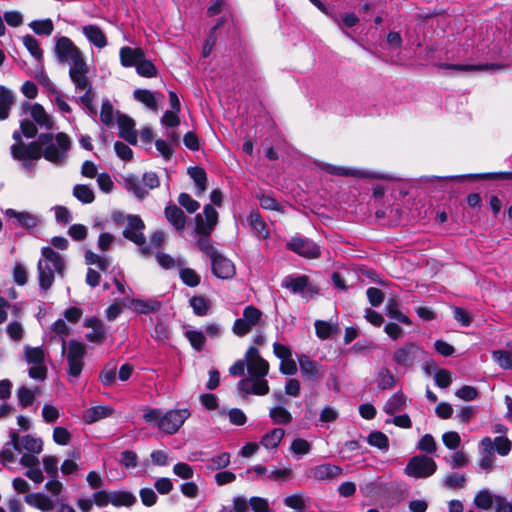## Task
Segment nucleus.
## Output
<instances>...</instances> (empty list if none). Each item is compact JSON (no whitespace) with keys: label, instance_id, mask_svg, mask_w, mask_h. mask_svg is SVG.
I'll return each instance as SVG.
<instances>
[{"label":"nucleus","instance_id":"nucleus-1","mask_svg":"<svg viewBox=\"0 0 512 512\" xmlns=\"http://www.w3.org/2000/svg\"><path fill=\"white\" fill-rule=\"evenodd\" d=\"M246 362L249 377H244L237 383L239 393L243 396L267 395L270 388L265 377L269 373V363L261 357L259 350L254 346L246 351Z\"/></svg>","mask_w":512,"mask_h":512},{"label":"nucleus","instance_id":"nucleus-2","mask_svg":"<svg viewBox=\"0 0 512 512\" xmlns=\"http://www.w3.org/2000/svg\"><path fill=\"white\" fill-rule=\"evenodd\" d=\"M38 133L36 125L29 119L20 121V129L13 132L12 138L15 141L10 147L11 156L14 160L21 162L22 167L31 172L34 170L39 154L37 151L36 141L28 144L23 142V136L26 138H34Z\"/></svg>","mask_w":512,"mask_h":512},{"label":"nucleus","instance_id":"nucleus-3","mask_svg":"<svg viewBox=\"0 0 512 512\" xmlns=\"http://www.w3.org/2000/svg\"><path fill=\"white\" fill-rule=\"evenodd\" d=\"M53 53L59 64L69 66L70 80H80V76L89 73V66L84 53L69 37L55 38Z\"/></svg>","mask_w":512,"mask_h":512},{"label":"nucleus","instance_id":"nucleus-4","mask_svg":"<svg viewBox=\"0 0 512 512\" xmlns=\"http://www.w3.org/2000/svg\"><path fill=\"white\" fill-rule=\"evenodd\" d=\"M65 269L64 258L59 253L48 246L41 249V257L37 263V279L41 295L47 294L51 289L56 276L64 277Z\"/></svg>","mask_w":512,"mask_h":512},{"label":"nucleus","instance_id":"nucleus-5","mask_svg":"<svg viewBox=\"0 0 512 512\" xmlns=\"http://www.w3.org/2000/svg\"><path fill=\"white\" fill-rule=\"evenodd\" d=\"M36 145L39 159L44 157L55 165H63L68 157L71 140L62 132L55 136L52 133H41L36 140Z\"/></svg>","mask_w":512,"mask_h":512},{"label":"nucleus","instance_id":"nucleus-6","mask_svg":"<svg viewBox=\"0 0 512 512\" xmlns=\"http://www.w3.org/2000/svg\"><path fill=\"white\" fill-rule=\"evenodd\" d=\"M217 223L218 212L211 204H206L203 208V212L195 216V232L198 236L196 246L209 258L218 253L210 237Z\"/></svg>","mask_w":512,"mask_h":512},{"label":"nucleus","instance_id":"nucleus-7","mask_svg":"<svg viewBox=\"0 0 512 512\" xmlns=\"http://www.w3.org/2000/svg\"><path fill=\"white\" fill-rule=\"evenodd\" d=\"M190 414L187 408L169 410L166 413L158 408H153L144 413L143 419L147 423H156L158 428L166 434H174L190 417Z\"/></svg>","mask_w":512,"mask_h":512},{"label":"nucleus","instance_id":"nucleus-8","mask_svg":"<svg viewBox=\"0 0 512 512\" xmlns=\"http://www.w3.org/2000/svg\"><path fill=\"white\" fill-rule=\"evenodd\" d=\"M86 347L83 343L71 340L62 342V354L66 355L68 364L67 374L70 379L76 380L80 376L84 367V356Z\"/></svg>","mask_w":512,"mask_h":512},{"label":"nucleus","instance_id":"nucleus-9","mask_svg":"<svg viewBox=\"0 0 512 512\" xmlns=\"http://www.w3.org/2000/svg\"><path fill=\"white\" fill-rule=\"evenodd\" d=\"M263 324L262 311L253 305H248L244 308L242 316L235 320L232 332L238 337H243L254 328L263 326Z\"/></svg>","mask_w":512,"mask_h":512},{"label":"nucleus","instance_id":"nucleus-10","mask_svg":"<svg viewBox=\"0 0 512 512\" xmlns=\"http://www.w3.org/2000/svg\"><path fill=\"white\" fill-rule=\"evenodd\" d=\"M125 188L132 192L138 199L142 200L148 195V189L159 187L160 180L155 172H145L142 181L135 175H128L124 178Z\"/></svg>","mask_w":512,"mask_h":512},{"label":"nucleus","instance_id":"nucleus-11","mask_svg":"<svg viewBox=\"0 0 512 512\" xmlns=\"http://www.w3.org/2000/svg\"><path fill=\"white\" fill-rule=\"evenodd\" d=\"M436 470L437 464L432 458L424 455H417L408 461L404 472L410 477L428 478L432 476Z\"/></svg>","mask_w":512,"mask_h":512},{"label":"nucleus","instance_id":"nucleus-12","mask_svg":"<svg viewBox=\"0 0 512 512\" xmlns=\"http://www.w3.org/2000/svg\"><path fill=\"white\" fill-rule=\"evenodd\" d=\"M282 287L290 290L293 294L300 295L306 300H309L319 292L318 287L310 281L307 275L287 276L282 282Z\"/></svg>","mask_w":512,"mask_h":512},{"label":"nucleus","instance_id":"nucleus-13","mask_svg":"<svg viewBox=\"0 0 512 512\" xmlns=\"http://www.w3.org/2000/svg\"><path fill=\"white\" fill-rule=\"evenodd\" d=\"M424 354V350L415 342L407 341L393 353V361L401 367L411 368Z\"/></svg>","mask_w":512,"mask_h":512},{"label":"nucleus","instance_id":"nucleus-14","mask_svg":"<svg viewBox=\"0 0 512 512\" xmlns=\"http://www.w3.org/2000/svg\"><path fill=\"white\" fill-rule=\"evenodd\" d=\"M297 359L303 379L313 386L319 384L325 376L324 367L305 354L299 355Z\"/></svg>","mask_w":512,"mask_h":512},{"label":"nucleus","instance_id":"nucleus-15","mask_svg":"<svg viewBox=\"0 0 512 512\" xmlns=\"http://www.w3.org/2000/svg\"><path fill=\"white\" fill-rule=\"evenodd\" d=\"M320 169L324 170L325 172L331 174V175H337V176H353V177H360V178H373V179H383V180H396V178L388 175V174H382V173H376V172H370V171H364V170H355L350 169L346 167H340L335 166L328 163H320L319 164Z\"/></svg>","mask_w":512,"mask_h":512},{"label":"nucleus","instance_id":"nucleus-16","mask_svg":"<svg viewBox=\"0 0 512 512\" xmlns=\"http://www.w3.org/2000/svg\"><path fill=\"white\" fill-rule=\"evenodd\" d=\"M286 247L290 251H293L305 258L314 259L320 256L319 246L308 238H303L300 236L292 237L287 242Z\"/></svg>","mask_w":512,"mask_h":512},{"label":"nucleus","instance_id":"nucleus-17","mask_svg":"<svg viewBox=\"0 0 512 512\" xmlns=\"http://www.w3.org/2000/svg\"><path fill=\"white\" fill-rule=\"evenodd\" d=\"M21 109L24 113H29L31 121L42 129L51 130L53 128V121L47 114L44 107L39 103H30L25 101L21 104Z\"/></svg>","mask_w":512,"mask_h":512},{"label":"nucleus","instance_id":"nucleus-18","mask_svg":"<svg viewBox=\"0 0 512 512\" xmlns=\"http://www.w3.org/2000/svg\"><path fill=\"white\" fill-rule=\"evenodd\" d=\"M145 224L138 215H127V225L123 231L124 238L132 241L138 246L146 243V238L143 234Z\"/></svg>","mask_w":512,"mask_h":512},{"label":"nucleus","instance_id":"nucleus-19","mask_svg":"<svg viewBox=\"0 0 512 512\" xmlns=\"http://www.w3.org/2000/svg\"><path fill=\"white\" fill-rule=\"evenodd\" d=\"M212 273L220 279H230L235 275V266L231 260L221 253H216L210 258Z\"/></svg>","mask_w":512,"mask_h":512},{"label":"nucleus","instance_id":"nucleus-20","mask_svg":"<svg viewBox=\"0 0 512 512\" xmlns=\"http://www.w3.org/2000/svg\"><path fill=\"white\" fill-rule=\"evenodd\" d=\"M481 447L489 454L495 450L501 456H506L511 450L512 442L505 436H498L493 441L491 438L485 437L481 440Z\"/></svg>","mask_w":512,"mask_h":512},{"label":"nucleus","instance_id":"nucleus-21","mask_svg":"<svg viewBox=\"0 0 512 512\" xmlns=\"http://www.w3.org/2000/svg\"><path fill=\"white\" fill-rule=\"evenodd\" d=\"M80 80L73 79L71 82L75 86L76 91H84V94L79 97V102L83 106H88L91 103H94L96 93L92 87V81L89 78L88 74H84L79 77Z\"/></svg>","mask_w":512,"mask_h":512},{"label":"nucleus","instance_id":"nucleus-22","mask_svg":"<svg viewBox=\"0 0 512 512\" xmlns=\"http://www.w3.org/2000/svg\"><path fill=\"white\" fill-rule=\"evenodd\" d=\"M117 123L119 127V136L126 140L129 144L137 143V132L134 129L135 122L132 118L117 112Z\"/></svg>","mask_w":512,"mask_h":512},{"label":"nucleus","instance_id":"nucleus-23","mask_svg":"<svg viewBox=\"0 0 512 512\" xmlns=\"http://www.w3.org/2000/svg\"><path fill=\"white\" fill-rule=\"evenodd\" d=\"M342 468L337 465L324 463L310 469V476L317 481H328L340 476Z\"/></svg>","mask_w":512,"mask_h":512},{"label":"nucleus","instance_id":"nucleus-24","mask_svg":"<svg viewBox=\"0 0 512 512\" xmlns=\"http://www.w3.org/2000/svg\"><path fill=\"white\" fill-rule=\"evenodd\" d=\"M84 326L91 331L86 334V339L92 343H103L106 340V331L104 324L96 317L88 318L84 321Z\"/></svg>","mask_w":512,"mask_h":512},{"label":"nucleus","instance_id":"nucleus-25","mask_svg":"<svg viewBox=\"0 0 512 512\" xmlns=\"http://www.w3.org/2000/svg\"><path fill=\"white\" fill-rule=\"evenodd\" d=\"M144 50L142 48H132L123 46L119 51L120 63L123 67H135L144 57Z\"/></svg>","mask_w":512,"mask_h":512},{"label":"nucleus","instance_id":"nucleus-26","mask_svg":"<svg viewBox=\"0 0 512 512\" xmlns=\"http://www.w3.org/2000/svg\"><path fill=\"white\" fill-rule=\"evenodd\" d=\"M165 217L167 221L178 231H182L186 225V216L181 208L176 204H168L165 207Z\"/></svg>","mask_w":512,"mask_h":512},{"label":"nucleus","instance_id":"nucleus-27","mask_svg":"<svg viewBox=\"0 0 512 512\" xmlns=\"http://www.w3.org/2000/svg\"><path fill=\"white\" fill-rule=\"evenodd\" d=\"M82 33L96 48L102 49L107 46V38L99 26L93 24L85 25L82 27Z\"/></svg>","mask_w":512,"mask_h":512},{"label":"nucleus","instance_id":"nucleus-28","mask_svg":"<svg viewBox=\"0 0 512 512\" xmlns=\"http://www.w3.org/2000/svg\"><path fill=\"white\" fill-rule=\"evenodd\" d=\"M5 215L9 218H14L18 226L26 229L35 228L39 223L38 218L29 212H17L16 210L9 208L5 211Z\"/></svg>","mask_w":512,"mask_h":512},{"label":"nucleus","instance_id":"nucleus-29","mask_svg":"<svg viewBox=\"0 0 512 512\" xmlns=\"http://www.w3.org/2000/svg\"><path fill=\"white\" fill-rule=\"evenodd\" d=\"M25 502L42 512H49L54 508V502L43 493H30L24 498Z\"/></svg>","mask_w":512,"mask_h":512},{"label":"nucleus","instance_id":"nucleus-30","mask_svg":"<svg viewBox=\"0 0 512 512\" xmlns=\"http://www.w3.org/2000/svg\"><path fill=\"white\" fill-rule=\"evenodd\" d=\"M247 222L258 239L269 237L267 225L258 212L252 211L247 217Z\"/></svg>","mask_w":512,"mask_h":512},{"label":"nucleus","instance_id":"nucleus-31","mask_svg":"<svg viewBox=\"0 0 512 512\" xmlns=\"http://www.w3.org/2000/svg\"><path fill=\"white\" fill-rule=\"evenodd\" d=\"M162 303L156 299H133L131 301L132 309L138 314H149L161 309Z\"/></svg>","mask_w":512,"mask_h":512},{"label":"nucleus","instance_id":"nucleus-32","mask_svg":"<svg viewBox=\"0 0 512 512\" xmlns=\"http://www.w3.org/2000/svg\"><path fill=\"white\" fill-rule=\"evenodd\" d=\"M15 102V94L7 87L0 85V120L9 117L12 105Z\"/></svg>","mask_w":512,"mask_h":512},{"label":"nucleus","instance_id":"nucleus-33","mask_svg":"<svg viewBox=\"0 0 512 512\" xmlns=\"http://www.w3.org/2000/svg\"><path fill=\"white\" fill-rule=\"evenodd\" d=\"M188 174L193 179L196 186V195L200 196L206 191L207 174L201 167L194 166L188 168Z\"/></svg>","mask_w":512,"mask_h":512},{"label":"nucleus","instance_id":"nucleus-34","mask_svg":"<svg viewBox=\"0 0 512 512\" xmlns=\"http://www.w3.org/2000/svg\"><path fill=\"white\" fill-rule=\"evenodd\" d=\"M496 496L491 491L484 489L480 490L474 497L473 504L476 508L481 510H489L496 503Z\"/></svg>","mask_w":512,"mask_h":512},{"label":"nucleus","instance_id":"nucleus-35","mask_svg":"<svg viewBox=\"0 0 512 512\" xmlns=\"http://www.w3.org/2000/svg\"><path fill=\"white\" fill-rule=\"evenodd\" d=\"M137 502L136 496L125 490L111 491V504L115 507H131Z\"/></svg>","mask_w":512,"mask_h":512},{"label":"nucleus","instance_id":"nucleus-36","mask_svg":"<svg viewBox=\"0 0 512 512\" xmlns=\"http://www.w3.org/2000/svg\"><path fill=\"white\" fill-rule=\"evenodd\" d=\"M285 435V431L282 428H274L263 435L260 444L267 449L277 448L281 440Z\"/></svg>","mask_w":512,"mask_h":512},{"label":"nucleus","instance_id":"nucleus-37","mask_svg":"<svg viewBox=\"0 0 512 512\" xmlns=\"http://www.w3.org/2000/svg\"><path fill=\"white\" fill-rule=\"evenodd\" d=\"M269 417L277 425H287L293 420L292 414L280 405L270 408Z\"/></svg>","mask_w":512,"mask_h":512},{"label":"nucleus","instance_id":"nucleus-38","mask_svg":"<svg viewBox=\"0 0 512 512\" xmlns=\"http://www.w3.org/2000/svg\"><path fill=\"white\" fill-rule=\"evenodd\" d=\"M24 355L29 365H45V353L41 347L27 345L24 348Z\"/></svg>","mask_w":512,"mask_h":512},{"label":"nucleus","instance_id":"nucleus-39","mask_svg":"<svg viewBox=\"0 0 512 512\" xmlns=\"http://www.w3.org/2000/svg\"><path fill=\"white\" fill-rule=\"evenodd\" d=\"M183 264L184 261L178 259L177 265L182 267ZM179 275L183 283L189 287H196L200 283V276L191 268H180Z\"/></svg>","mask_w":512,"mask_h":512},{"label":"nucleus","instance_id":"nucleus-40","mask_svg":"<svg viewBox=\"0 0 512 512\" xmlns=\"http://www.w3.org/2000/svg\"><path fill=\"white\" fill-rule=\"evenodd\" d=\"M112 412L113 409L108 406H95L86 411L84 418L87 423H93L110 416Z\"/></svg>","mask_w":512,"mask_h":512},{"label":"nucleus","instance_id":"nucleus-41","mask_svg":"<svg viewBox=\"0 0 512 512\" xmlns=\"http://www.w3.org/2000/svg\"><path fill=\"white\" fill-rule=\"evenodd\" d=\"M184 335L194 350L198 352L203 350L206 343V337L203 331L197 329H188L184 332Z\"/></svg>","mask_w":512,"mask_h":512},{"label":"nucleus","instance_id":"nucleus-42","mask_svg":"<svg viewBox=\"0 0 512 512\" xmlns=\"http://www.w3.org/2000/svg\"><path fill=\"white\" fill-rule=\"evenodd\" d=\"M386 315L400 323L410 325L411 320L398 309V302L395 299H390L386 305Z\"/></svg>","mask_w":512,"mask_h":512},{"label":"nucleus","instance_id":"nucleus-43","mask_svg":"<svg viewBox=\"0 0 512 512\" xmlns=\"http://www.w3.org/2000/svg\"><path fill=\"white\" fill-rule=\"evenodd\" d=\"M405 405V396L402 393L392 395L384 405V411L389 415H394L401 411Z\"/></svg>","mask_w":512,"mask_h":512},{"label":"nucleus","instance_id":"nucleus-44","mask_svg":"<svg viewBox=\"0 0 512 512\" xmlns=\"http://www.w3.org/2000/svg\"><path fill=\"white\" fill-rule=\"evenodd\" d=\"M445 179H512L511 172H497L484 174H468L462 176L445 177Z\"/></svg>","mask_w":512,"mask_h":512},{"label":"nucleus","instance_id":"nucleus-45","mask_svg":"<svg viewBox=\"0 0 512 512\" xmlns=\"http://www.w3.org/2000/svg\"><path fill=\"white\" fill-rule=\"evenodd\" d=\"M73 196L84 204L92 203L95 199L93 190L84 184H77L73 188Z\"/></svg>","mask_w":512,"mask_h":512},{"label":"nucleus","instance_id":"nucleus-46","mask_svg":"<svg viewBox=\"0 0 512 512\" xmlns=\"http://www.w3.org/2000/svg\"><path fill=\"white\" fill-rule=\"evenodd\" d=\"M22 449L32 454H39L43 449V442L40 438L25 435L21 438V450Z\"/></svg>","mask_w":512,"mask_h":512},{"label":"nucleus","instance_id":"nucleus-47","mask_svg":"<svg viewBox=\"0 0 512 512\" xmlns=\"http://www.w3.org/2000/svg\"><path fill=\"white\" fill-rule=\"evenodd\" d=\"M133 95L137 101L143 103L148 108L152 110L157 109V101L153 92L146 89H136Z\"/></svg>","mask_w":512,"mask_h":512},{"label":"nucleus","instance_id":"nucleus-48","mask_svg":"<svg viewBox=\"0 0 512 512\" xmlns=\"http://www.w3.org/2000/svg\"><path fill=\"white\" fill-rule=\"evenodd\" d=\"M367 442L369 445L377 447L382 451H387L389 449V439L380 431L371 432L367 437Z\"/></svg>","mask_w":512,"mask_h":512},{"label":"nucleus","instance_id":"nucleus-49","mask_svg":"<svg viewBox=\"0 0 512 512\" xmlns=\"http://www.w3.org/2000/svg\"><path fill=\"white\" fill-rule=\"evenodd\" d=\"M23 44L30 54L37 60H42L43 51L40 48L39 41L32 35H25L22 38Z\"/></svg>","mask_w":512,"mask_h":512},{"label":"nucleus","instance_id":"nucleus-50","mask_svg":"<svg viewBox=\"0 0 512 512\" xmlns=\"http://www.w3.org/2000/svg\"><path fill=\"white\" fill-rule=\"evenodd\" d=\"M441 67L445 69H453L458 72H476L488 70L496 67L494 64H480V65H462V64H443Z\"/></svg>","mask_w":512,"mask_h":512},{"label":"nucleus","instance_id":"nucleus-51","mask_svg":"<svg viewBox=\"0 0 512 512\" xmlns=\"http://www.w3.org/2000/svg\"><path fill=\"white\" fill-rule=\"evenodd\" d=\"M190 306L193 312L198 316H205L208 314L210 309L209 301L202 296H195L190 299Z\"/></svg>","mask_w":512,"mask_h":512},{"label":"nucleus","instance_id":"nucleus-52","mask_svg":"<svg viewBox=\"0 0 512 512\" xmlns=\"http://www.w3.org/2000/svg\"><path fill=\"white\" fill-rule=\"evenodd\" d=\"M31 29L38 35L49 36L54 30V25L51 19L35 20L30 23Z\"/></svg>","mask_w":512,"mask_h":512},{"label":"nucleus","instance_id":"nucleus-53","mask_svg":"<svg viewBox=\"0 0 512 512\" xmlns=\"http://www.w3.org/2000/svg\"><path fill=\"white\" fill-rule=\"evenodd\" d=\"M466 477L459 473H449L445 476L443 483L448 489L464 488L466 485Z\"/></svg>","mask_w":512,"mask_h":512},{"label":"nucleus","instance_id":"nucleus-54","mask_svg":"<svg viewBox=\"0 0 512 512\" xmlns=\"http://www.w3.org/2000/svg\"><path fill=\"white\" fill-rule=\"evenodd\" d=\"M378 387L382 390L394 387L396 380L388 368H382L377 376Z\"/></svg>","mask_w":512,"mask_h":512},{"label":"nucleus","instance_id":"nucleus-55","mask_svg":"<svg viewBox=\"0 0 512 512\" xmlns=\"http://www.w3.org/2000/svg\"><path fill=\"white\" fill-rule=\"evenodd\" d=\"M230 464V454L223 452L209 459L207 469L209 470H220L226 468Z\"/></svg>","mask_w":512,"mask_h":512},{"label":"nucleus","instance_id":"nucleus-56","mask_svg":"<svg viewBox=\"0 0 512 512\" xmlns=\"http://www.w3.org/2000/svg\"><path fill=\"white\" fill-rule=\"evenodd\" d=\"M137 73L146 78H152L157 75V69L155 65L145 58V56L141 59V61L136 65Z\"/></svg>","mask_w":512,"mask_h":512},{"label":"nucleus","instance_id":"nucleus-57","mask_svg":"<svg viewBox=\"0 0 512 512\" xmlns=\"http://www.w3.org/2000/svg\"><path fill=\"white\" fill-rule=\"evenodd\" d=\"M17 397H18L19 405L22 408H26V407L30 406L31 404H33V402L35 400V393L31 389H29L25 386H21L17 391Z\"/></svg>","mask_w":512,"mask_h":512},{"label":"nucleus","instance_id":"nucleus-58","mask_svg":"<svg viewBox=\"0 0 512 512\" xmlns=\"http://www.w3.org/2000/svg\"><path fill=\"white\" fill-rule=\"evenodd\" d=\"M493 360L503 369H512L511 355L507 350H496L492 352Z\"/></svg>","mask_w":512,"mask_h":512},{"label":"nucleus","instance_id":"nucleus-59","mask_svg":"<svg viewBox=\"0 0 512 512\" xmlns=\"http://www.w3.org/2000/svg\"><path fill=\"white\" fill-rule=\"evenodd\" d=\"M100 119L107 126L114 124V109L109 100L102 102Z\"/></svg>","mask_w":512,"mask_h":512},{"label":"nucleus","instance_id":"nucleus-60","mask_svg":"<svg viewBox=\"0 0 512 512\" xmlns=\"http://www.w3.org/2000/svg\"><path fill=\"white\" fill-rule=\"evenodd\" d=\"M178 202L188 213H194L200 207L199 202L194 200L188 193H181L178 197Z\"/></svg>","mask_w":512,"mask_h":512},{"label":"nucleus","instance_id":"nucleus-61","mask_svg":"<svg viewBox=\"0 0 512 512\" xmlns=\"http://www.w3.org/2000/svg\"><path fill=\"white\" fill-rule=\"evenodd\" d=\"M13 280L19 286H24L28 282V271L27 268L17 263L13 268Z\"/></svg>","mask_w":512,"mask_h":512},{"label":"nucleus","instance_id":"nucleus-62","mask_svg":"<svg viewBox=\"0 0 512 512\" xmlns=\"http://www.w3.org/2000/svg\"><path fill=\"white\" fill-rule=\"evenodd\" d=\"M53 440L56 444L65 446L71 440V433L66 428L57 426L53 430Z\"/></svg>","mask_w":512,"mask_h":512},{"label":"nucleus","instance_id":"nucleus-63","mask_svg":"<svg viewBox=\"0 0 512 512\" xmlns=\"http://www.w3.org/2000/svg\"><path fill=\"white\" fill-rule=\"evenodd\" d=\"M417 448L428 454L436 451V442L431 434H425L418 442Z\"/></svg>","mask_w":512,"mask_h":512},{"label":"nucleus","instance_id":"nucleus-64","mask_svg":"<svg viewBox=\"0 0 512 512\" xmlns=\"http://www.w3.org/2000/svg\"><path fill=\"white\" fill-rule=\"evenodd\" d=\"M250 509L253 512H273L265 498L251 497L249 499Z\"/></svg>","mask_w":512,"mask_h":512}]
</instances>
